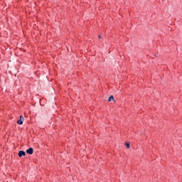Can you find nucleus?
I'll return each instance as SVG.
<instances>
[{
	"instance_id": "obj_4",
	"label": "nucleus",
	"mask_w": 182,
	"mask_h": 182,
	"mask_svg": "<svg viewBox=\"0 0 182 182\" xmlns=\"http://www.w3.org/2000/svg\"><path fill=\"white\" fill-rule=\"evenodd\" d=\"M112 100L114 101V97L112 95H111V96L109 97L108 102H112Z\"/></svg>"
},
{
	"instance_id": "obj_5",
	"label": "nucleus",
	"mask_w": 182,
	"mask_h": 182,
	"mask_svg": "<svg viewBox=\"0 0 182 182\" xmlns=\"http://www.w3.org/2000/svg\"><path fill=\"white\" fill-rule=\"evenodd\" d=\"M125 145L127 146V149H130V144L125 143Z\"/></svg>"
},
{
	"instance_id": "obj_3",
	"label": "nucleus",
	"mask_w": 182,
	"mask_h": 182,
	"mask_svg": "<svg viewBox=\"0 0 182 182\" xmlns=\"http://www.w3.org/2000/svg\"><path fill=\"white\" fill-rule=\"evenodd\" d=\"M27 154H33V148H29L26 150Z\"/></svg>"
},
{
	"instance_id": "obj_6",
	"label": "nucleus",
	"mask_w": 182,
	"mask_h": 182,
	"mask_svg": "<svg viewBox=\"0 0 182 182\" xmlns=\"http://www.w3.org/2000/svg\"><path fill=\"white\" fill-rule=\"evenodd\" d=\"M99 38H102V36H99Z\"/></svg>"
},
{
	"instance_id": "obj_2",
	"label": "nucleus",
	"mask_w": 182,
	"mask_h": 182,
	"mask_svg": "<svg viewBox=\"0 0 182 182\" xmlns=\"http://www.w3.org/2000/svg\"><path fill=\"white\" fill-rule=\"evenodd\" d=\"M22 156H26V152H25L24 151H19L18 157H22Z\"/></svg>"
},
{
	"instance_id": "obj_1",
	"label": "nucleus",
	"mask_w": 182,
	"mask_h": 182,
	"mask_svg": "<svg viewBox=\"0 0 182 182\" xmlns=\"http://www.w3.org/2000/svg\"><path fill=\"white\" fill-rule=\"evenodd\" d=\"M24 118L22 115L20 116V119L17 121L18 124H23Z\"/></svg>"
}]
</instances>
